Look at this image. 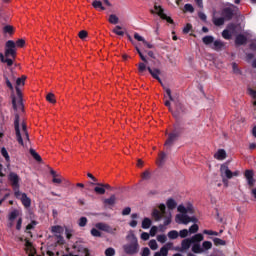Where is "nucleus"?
Instances as JSON below:
<instances>
[{
  "mask_svg": "<svg viewBox=\"0 0 256 256\" xmlns=\"http://www.w3.org/2000/svg\"><path fill=\"white\" fill-rule=\"evenodd\" d=\"M152 217L155 219V221H161V219H163V214L157 210V208H154L152 211Z\"/></svg>",
  "mask_w": 256,
  "mask_h": 256,
  "instance_id": "25",
  "label": "nucleus"
},
{
  "mask_svg": "<svg viewBox=\"0 0 256 256\" xmlns=\"http://www.w3.org/2000/svg\"><path fill=\"white\" fill-rule=\"evenodd\" d=\"M121 29V26H115V28L113 29V33L120 36L125 35V32L121 31Z\"/></svg>",
  "mask_w": 256,
  "mask_h": 256,
  "instance_id": "50",
  "label": "nucleus"
},
{
  "mask_svg": "<svg viewBox=\"0 0 256 256\" xmlns=\"http://www.w3.org/2000/svg\"><path fill=\"white\" fill-rule=\"evenodd\" d=\"M9 179L14 189H17L19 187V175L15 172H11L9 174Z\"/></svg>",
  "mask_w": 256,
  "mask_h": 256,
  "instance_id": "15",
  "label": "nucleus"
},
{
  "mask_svg": "<svg viewBox=\"0 0 256 256\" xmlns=\"http://www.w3.org/2000/svg\"><path fill=\"white\" fill-rule=\"evenodd\" d=\"M4 79H5L6 86L10 89V91H15V88L13 87V84L11 83V81L16 80L15 75L11 74L10 79H9V77L4 76Z\"/></svg>",
  "mask_w": 256,
  "mask_h": 256,
  "instance_id": "20",
  "label": "nucleus"
},
{
  "mask_svg": "<svg viewBox=\"0 0 256 256\" xmlns=\"http://www.w3.org/2000/svg\"><path fill=\"white\" fill-rule=\"evenodd\" d=\"M85 189V184L83 183H77L73 189V191H83Z\"/></svg>",
  "mask_w": 256,
  "mask_h": 256,
  "instance_id": "52",
  "label": "nucleus"
},
{
  "mask_svg": "<svg viewBox=\"0 0 256 256\" xmlns=\"http://www.w3.org/2000/svg\"><path fill=\"white\" fill-rule=\"evenodd\" d=\"M181 113H185V106H183V104H181L180 102H177L176 111L172 112V115H174V117H179Z\"/></svg>",
  "mask_w": 256,
  "mask_h": 256,
  "instance_id": "19",
  "label": "nucleus"
},
{
  "mask_svg": "<svg viewBox=\"0 0 256 256\" xmlns=\"http://www.w3.org/2000/svg\"><path fill=\"white\" fill-rule=\"evenodd\" d=\"M56 242L58 245H64L65 244V239L63 238V236H61V234H57L56 235Z\"/></svg>",
  "mask_w": 256,
  "mask_h": 256,
  "instance_id": "51",
  "label": "nucleus"
},
{
  "mask_svg": "<svg viewBox=\"0 0 256 256\" xmlns=\"http://www.w3.org/2000/svg\"><path fill=\"white\" fill-rule=\"evenodd\" d=\"M244 175L249 187H253V185H255V178H253L254 177L253 170H246Z\"/></svg>",
  "mask_w": 256,
  "mask_h": 256,
  "instance_id": "14",
  "label": "nucleus"
},
{
  "mask_svg": "<svg viewBox=\"0 0 256 256\" xmlns=\"http://www.w3.org/2000/svg\"><path fill=\"white\" fill-rule=\"evenodd\" d=\"M235 43L236 45H245V43H247V37H245L243 34H239L236 36Z\"/></svg>",
  "mask_w": 256,
  "mask_h": 256,
  "instance_id": "22",
  "label": "nucleus"
},
{
  "mask_svg": "<svg viewBox=\"0 0 256 256\" xmlns=\"http://www.w3.org/2000/svg\"><path fill=\"white\" fill-rule=\"evenodd\" d=\"M192 244H193V242L191 241V238L184 239V240H182V243H181L182 249L184 251H187V249H189Z\"/></svg>",
  "mask_w": 256,
  "mask_h": 256,
  "instance_id": "24",
  "label": "nucleus"
},
{
  "mask_svg": "<svg viewBox=\"0 0 256 256\" xmlns=\"http://www.w3.org/2000/svg\"><path fill=\"white\" fill-rule=\"evenodd\" d=\"M127 244L123 246L124 253L126 255H137L139 253V240L133 232L126 236Z\"/></svg>",
  "mask_w": 256,
  "mask_h": 256,
  "instance_id": "4",
  "label": "nucleus"
},
{
  "mask_svg": "<svg viewBox=\"0 0 256 256\" xmlns=\"http://www.w3.org/2000/svg\"><path fill=\"white\" fill-rule=\"evenodd\" d=\"M197 231H199V225L193 224L192 226H190L189 233H197Z\"/></svg>",
  "mask_w": 256,
  "mask_h": 256,
  "instance_id": "57",
  "label": "nucleus"
},
{
  "mask_svg": "<svg viewBox=\"0 0 256 256\" xmlns=\"http://www.w3.org/2000/svg\"><path fill=\"white\" fill-rule=\"evenodd\" d=\"M202 41L204 45H211V43H214L215 38L213 36H205L202 38Z\"/></svg>",
  "mask_w": 256,
  "mask_h": 256,
  "instance_id": "32",
  "label": "nucleus"
},
{
  "mask_svg": "<svg viewBox=\"0 0 256 256\" xmlns=\"http://www.w3.org/2000/svg\"><path fill=\"white\" fill-rule=\"evenodd\" d=\"M168 237L169 239H177V237H179V232H177V230H171L168 232Z\"/></svg>",
  "mask_w": 256,
  "mask_h": 256,
  "instance_id": "44",
  "label": "nucleus"
},
{
  "mask_svg": "<svg viewBox=\"0 0 256 256\" xmlns=\"http://www.w3.org/2000/svg\"><path fill=\"white\" fill-rule=\"evenodd\" d=\"M1 153H2L3 157L6 159V161H9L10 158H9V153L7 152V149L2 148Z\"/></svg>",
  "mask_w": 256,
  "mask_h": 256,
  "instance_id": "64",
  "label": "nucleus"
},
{
  "mask_svg": "<svg viewBox=\"0 0 256 256\" xmlns=\"http://www.w3.org/2000/svg\"><path fill=\"white\" fill-rule=\"evenodd\" d=\"M46 101H48V103H52L53 105H55V103H57V100L55 99V94L48 93L46 96Z\"/></svg>",
  "mask_w": 256,
  "mask_h": 256,
  "instance_id": "37",
  "label": "nucleus"
},
{
  "mask_svg": "<svg viewBox=\"0 0 256 256\" xmlns=\"http://www.w3.org/2000/svg\"><path fill=\"white\" fill-rule=\"evenodd\" d=\"M149 255H151V250H149V248L147 247H144L142 249L141 256H149Z\"/></svg>",
  "mask_w": 256,
  "mask_h": 256,
  "instance_id": "62",
  "label": "nucleus"
},
{
  "mask_svg": "<svg viewBox=\"0 0 256 256\" xmlns=\"http://www.w3.org/2000/svg\"><path fill=\"white\" fill-rule=\"evenodd\" d=\"M154 9H155L157 15H159V17H161V19H164L168 23H173V19H171V17L167 16L163 12V8L161 6H157V4H155Z\"/></svg>",
  "mask_w": 256,
  "mask_h": 256,
  "instance_id": "9",
  "label": "nucleus"
},
{
  "mask_svg": "<svg viewBox=\"0 0 256 256\" xmlns=\"http://www.w3.org/2000/svg\"><path fill=\"white\" fill-rule=\"evenodd\" d=\"M116 197L115 195H112L110 198L104 199V204L105 205H115V201H116Z\"/></svg>",
  "mask_w": 256,
  "mask_h": 256,
  "instance_id": "39",
  "label": "nucleus"
},
{
  "mask_svg": "<svg viewBox=\"0 0 256 256\" xmlns=\"http://www.w3.org/2000/svg\"><path fill=\"white\" fill-rule=\"evenodd\" d=\"M50 175H52V183L54 185H61L63 181H65V177L61 176V174L57 173L53 168H49Z\"/></svg>",
  "mask_w": 256,
  "mask_h": 256,
  "instance_id": "7",
  "label": "nucleus"
},
{
  "mask_svg": "<svg viewBox=\"0 0 256 256\" xmlns=\"http://www.w3.org/2000/svg\"><path fill=\"white\" fill-rule=\"evenodd\" d=\"M16 47H25V39H18L15 43Z\"/></svg>",
  "mask_w": 256,
  "mask_h": 256,
  "instance_id": "60",
  "label": "nucleus"
},
{
  "mask_svg": "<svg viewBox=\"0 0 256 256\" xmlns=\"http://www.w3.org/2000/svg\"><path fill=\"white\" fill-rule=\"evenodd\" d=\"M225 44H223L220 40H216L213 42V47L215 51H220V49L224 48Z\"/></svg>",
  "mask_w": 256,
  "mask_h": 256,
  "instance_id": "27",
  "label": "nucleus"
},
{
  "mask_svg": "<svg viewBox=\"0 0 256 256\" xmlns=\"http://www.w3.org/2000/svg\"><path fill=\"white\" fill-rule=\"evenodd\" d=\"M25 81H27V76L22 75L20 78L16 79V95L12 96V104L14 111H18V113H23L25 111V107L23 106V93L21 92L20 87H25Z\"/></svg>",
  "mask_w": 256,
  "mask_h": 256,
  "instance_id": "3",
  "label": "nucleus"
},
{
  "mask_svg": "<svg viewBox=\"0 0 256 256\" xmlns=\"http://www.w3.org/2000/svg\"><path fill=\"white\" fill-rule=\"evenodd\" d=\"M176 223L178 224H183V225H188L189 223V215L187 214H177L176 215Z\"/></svg>",
  "mask_w": 256,
  "mask_h": 256,
  "instance_id": "16",
  "label": "nucleus"
},
{
  "mask_svg": "<svg viewBox=\"0 0 256 256\" xmlns=\"http://www.w3.org/2000/svg\"><path fill=\"white\" fill-rule=\"evenodd\" d=\"M52 233H57L58 235H61L63 233V227L57 225V226H52L51 228Z\"/></svg>",
  "mask_w": 256,
  "mask_h": 256,
  "instance_id": "42",
  "label": "nucleus"
},
{
  "mask_svg": "<svg viewBox=\"0 0 256 256\" xmlns=\"http://www.w3.org/2000/svg\"><path fill=\"white\" fill-rule=\"evenodd\" d=\"M16 197H21V202L22 205L26 208L29 209V207H31V198L27 197V194L25 193H16L15 194Z\"/></svg>",
  "mask_w": 256,
  "mask_h": 256,
  "instance_id": "10",
  "label": "nucleus"
},
{
  "mask_svg": "<svg viewBox=\"0 0 256 256\" xmlns=\"http://www.w3.org/2000/svg\"><path fill=\"white\" fill-rule=\"evenodd\" d=\"M235 10L233 8H224L222 10V17L224 18V21H231L233 19V13Z\"/></svg>",
  "mask_w": 256,
  "mask_h": 256,
  "instance_id": "11",
  "label": "nucleus"
},
{
  "mask_svg": "<svg viewBox=\"0 0 256 256\" xmlns=\"http://www.w3.org/2000/svg\"><path fill=\"white\" fill-rule=\"evenodd\" d=\"M29 153H30V155H32L33 159H35V161H37V163H43V158H41V155H39V153H37V151H35V149L30 148Z\"/></svg>",
  "mask_w": 256,
  "mask_h": 256,
  "instance_id": "21",
  "label": "nucleus"
},
{
  "mask_svg": "<svg viewBox=\"0 0 256 256\" xmlns=\"http://www.w3.org/2000/svg\"><path fill=\"white\" fill-rule=\"evenodd\" d=\"M166 205H167L168 209L173 211V209H175L177 207V202L175 200H173V198H170L167 200Z\"/></svg>",
  "mask_w": 256,
  "mask_h": 256,
  "instance_id": "28",
  "label": "nucleus"
},
{
  "mask_svg": "<svg viewBox=\"0 0 256 256\" xmlns=\"http://www.w3.org/2000/svg\"><path fill=\"white\" fill-rule=\"evenodd\" d=\"M248 92H249V95H250L251 97H253V99H255V101L253 102V105L256 107V91L253 90V89H251V88H249V89H248Z\"/></svg>",
  "mask_w": 256,
  "mask_h": 256,
  "instance_id": "54",
  "label": "nucleus"
},
{
  "mask_svg": "<svg viewBox=\"0 0 256 256\" xmlns=\"http://www.w3.org/2000/svg\"><path fill=\"white\" fill-rule=\"evenodd\" d=\"M17 217H19V210H13L10 214H9V221H15V219H17Z\"/></svg>",
  "mask_w": 256,
  "mask_h": 256,
  "instance_id": "38",
  "label": "nucleus"
},
{
  "mask_svg": "<svg viewBox=\"0 0 256 256\" xmlns=\"http://www.w3.org/2000/svg\"><path fill=\"white\" fill-rule=\"evenodd\" d=\"M214 159H217V161H225V159H227V152L225 151V149H219L214 154Z\"/></svg>",
  "mask_w": 256,
  "mask_h": 256,
  "instance_id": "17",
  "label": "nucleus"
},
{
  "mask_svg": "<svg viewBox=\"0 0 256 256\" xmlns=\"http://www.w3.org/2000/svg\"><path fill=\"white\" fill-rule=\"evenodd\" d=\"M178 235L181 237V239H185V237H187V235H189V230H187V229L180 230Z\"/></svg>",
  "mask_w": 256,
  "mask_h": 256,
  "instance_id": "55",
  "label": "nucleus"
},
{
  "mask_svg": "<svg viewBox=\"0 0 256 256\" xmlns=\"http://www.w3.org/2000/svg\"><path fill=\"white\" fill-rule=\"evenodd\" d=\"M15 28L11 25H6L3 27V33H8L9 35H13Z\"/></svg>",
  "mask_w": 256,
  "mask_h": 256,
  "instance_id": "36",
  "label": "nucleus"
},
{
  "mask_svg": "<svg viewBox=\"0 0 256 256\" xmlns=\"http://www.w3.org/2000/svg\"><path fill=\"white\" fill-rule=\"evenodd\" d=\"M190 241H192V243H201V241H203V234L194 235L192 238H190Z\"/></svg>",
  "mask_w": 256,
  "mask_h": 256,
  "instance_id": "30",
  "label": "nucleus"
},
{
  "mask_svg": "<svg viewBox=\"0 0 256 256\" xmlns=\"http://www.w3.org/2000/svg\"><path fill=\"white\" fill-rule=\"evenodd\" d=\"M213 243H214V245H216V247H219V245H226L225 240L220 239V238H214Z\"/></svg>",
  "mask_w": 256,
  "mask_h": 256,
  "instance_id": "46",
  "label": "nucleus"
},
{
  "mask_svg": "<svg viewBox=\"0 0 256 256\" xmlns=\"http://www.w3.org/2000/svg\"><path fill=\"white\" fill-rule=\"evenodd\" d=\"M165 161H167V153L160 152L159 158H158V165H159V167L165 165Z\"/></svg>",
  "mask_w": 256,
  "mask_h": 256,
  "instance_id": "23",
  "label": "nucleus"
},
{
  "mask_svg": "<svg viewBox=\"0 0 256 256\" xmlns=\"http://www.w3.org/2000/svg\"><path fill=\"white\" fill-rule=\"evenodd\" d=\"M105 255H106V256H114V255H115V250H114L112 247L107 248V249L105 250Z\"/></svg>",
  "mask_w": 256,
  "mask_h": 256,
  "instance_id": "58",
  "label": "nucleus"
},
{
  "mask_svg": "<svg viewBox=\"0 0 256 256\" xmlns=\"http://www.w3.org/2000/svg\"><path fill=\"white\" fill-rule=\"evenodd\" d=\"M91 236L92 237H101V231H99V229H97V228H92Z\"/></svg>",
  "mask_w": 256,
  "mask_h": 256,
  "instance_id": "49",
  "label": "nucleus"
},
{
  "mask_svg": "<svg viewBox=\"0 0 256 256\" xmlns=\"http://www.w3.org/2000/svg\"><path fill=\"white\" fill-rule=\"evenodd\" d=\"M147 71H149L150 75L154 78L157 79V81L163 85V81H161V78L159 77L161 75V70L159 69H152L151 67H147Z\"/></svg>",
  "mask_w": 256,
  "mask_h": 256,
  "instance_id": "13",
  "label": "nucleus"
},
{
  "mask_svg": "<svg viewBox=\"0 0 256 256\" xmlns=\"http://www.w3.org/2000/svg\"><path fill=\"white\" fill-rule=\"evenodd\" d=\"M179 137V133L177 132H172L168 134V139L165 142V147H171L175 141H177V138Z\"/></svg>",
  "mask_w": 256,
  "mask_h": 256,
  "instance_id": "12",
  "label": "nucleus"
},
{
  "mask_svg": "<svg viewBox=\"0 0 256 256\" xmlns=\"http://www.w3.org/2000/svg\"><path fill=\"white\" fill-rule=\"evenodd\" d=\"M108 22L111 23V25H117L119 23V17L116 14H110Z\"/></svg>",
  "mask_w": 256,
  "mask_h": 256,
  "instance_id": "26",
  "label": "nucleus"
},
{
  "mask_svg": "<svg viewBox=\"0 0 256 256\" xmlns=\"http://www.w3.org/2000/svg\"><path fill=\"white\" fill-rule=\"evenodd\" d=\"M163 89L166 91L168 97H169V100L170 101H175V99H173V95H171V89L165 87V85H162Z\"/></svg>",
  "mask_w": 256,
  "mask_h": 256,
  "instance_id": "56",
  "label": "nucleus"
},
{
  "mask_svg": "<svg viewBox=\"0 0 256 256\" xmlns=\"http://www.w3.org/2000/svg\"><path fill=\"white\" fill-rule=\"evenodd\" d=\"M149 247L150 249H152V251H157L159 245L157 244V241L155 239H152L149 241Z\"/></svg>",
  "mask_w": 256,
  "mask_h": 256,
  "instance_id": "41",
  "label": "nucleus"
},
{
  "mask_svg": "<svg viewBox=\"0 0 256 256\" xmlns=\"http://www.w3.org/2000/svg\"><path fill=\"white\" fill-rule=\"evenodd\" d=\"M14 129L16 140L22 147L29 149L31 146V140L29 139V132L27 131V124L25 120L19 117V114H15L14 118Z\"/></svg>",
  "mask_w": 256,
  "mask_h": 256,
  "instance_id": "2",
  "label": "nucleus"
},
{
  "mask_svg": "<svg viewBox=\"0 0 256 256\" xmlns=\"http://www.w3.org/2000/svg\"><path fill=\"white\" fill-rule=\"evenodd\" d=\"M186 213H189L190 215H193V213H195V210L193 209V204H188L187 205Z\"/></svg>",
  "mask_w": 256,
  "mask_h": 256,
  "instance_id": "61",
  "label": "nucleus"
},
{
  "mask_svg": "<svg viewBox=\"0 0 256 256\" xmlns=\"http://www.w3.org/2000/svg\"><path fill=\"white\" fill-rule=\"evenodd\" d=\"M157 241H159V243H165L167 241V236H165V234L158 235Z\"/></svg>",
  "mask_w": 256,
  "mask_h": 256,
  "instance_id": "59",
  "label": "nucleus"
},
{
  "mask_svg": "<svg viewBox=\"0 0 256 256\" xmlns=\"http://www.w3.org/2000/svg\"><path fill=\"white\" fill-rule=\"evenodd\" d=\"M87 217H81L78 221L79 227H85L87 225Z\"/></svg>",
  "mask_w": 256,
  "mask_h": 256,
  "instance_id": "48",
  "label": "nucleus"
},
{
  "mask_svg": "<svg viewBox=\"0 0 256 256\" xmlns=\"http://www.w3.org/2000/svg\"><path fill=\"white\" fill-rule=\"evenodd\" d=\"M78 37H79V39H81L82 41H85V38H86V37H89V33L87 32V30H81V31L78 33Z\"/></svg>",
  "mask_w": 256,
  "mask_h": 256,
  "instance_id": "43",
  "label": "nucleus"
},
{
  "mask_svg": "<svg viewBox=\"0 0 256 256\" xmlns=\"http://www.w3.org/2000/svg\"><path fill=\"white\" fill-rule=\"evenodd\" d=\"M213 23L216 25V27H221V25L225 24V18L223 16L220 18H214Z\"/></svg>",
  "mask_w": 256,
  "mask_h": 256,
  "instance_id": "29",
  "label": "nucleus"
},
{
  "mask_svg": "<svg viewBox=\"0 0 256 256\" xmlns=\"http://www.w3.org/2000/svg\"><path fill=\"white\" fill-rule=\"evenodd\" d=\"M212 247H213V243H211V241H204L202 243V249L204 251H209V249H212Z\"/></svg>",
  "mask_w": 256,
  "mask_h": 256,
  "instance_id": "40",
  "label": "nucleus"
},
{
  "mask_svg": "<svg viewBox=\"0 0 256 256\" xmlns=\"http://www.w3.org/2000/svg\"><path fill=\"white\" fill-rule=\"evenodd\" d=\"M192 251L193 253H203V247H201V244L199 243H194V245L192 246Z\"/></svg>",
  "mask_w": 256,
  "mask_h": 256,
  "instance_id": "31",
  "label": "nucleus"
},
{
  "mask_svg": "<svg viewBox=\"0 0 256 256\" xmlns=\"http://www.w3.org/2000/svg\"><path fill=\"white\" fill-rule=\"evenodd\" d=\"M169 247H171V244H167L166 246H163L161 249H160V255L161 256H167L169 255Z\"/></svg>",
  "mask_w": 256,
  "mask_h": 256,
  "instance_id": "34",
  "label": "nucleus"
},
{
  "mask_svg": "<svg viewBox=\"0 0 256 256\" xmlns=\"http://www.w3.org/2000/svg\"><path fill=\"white\" fill-rule=\"evenodd\" d=\"M96 229H99V231H105V233H115L117 229L111 228L108 224H105L103 222H99L95 225Z\"/></svg>",
  "mask_w": 256,
  "mask_h": 256,
  "instance_id": "8",
  "label": "nucleus"
},
{
  "mask_svg": "<svg viewBox=\"0 0 256 256\" xmlns=\"http://www.w3.org/2000/svg\"><path fill=\"white\" fill-rule=\"evenodd\" d=\"M184 9H185V11H188L189 13H193V11H195V8H193V5H191V4H185Z\"/></svg>",
  "mask_w": 256,
  "mask_h": 256,
  "instance_id": "63",
  "label": "nucleus"
},
{
  "mask_svg": "<svg viewBox=\"0 0 256 256\" xmlns=\"http://www.w3.org/2000/svg\"><path fill=\"white\" fill-rule=\"evenodd\" d=\"M86 175L90 180L88 181V187H94L95 193H131V191H133V189L129 186H111L108 183L99 182V180L90 172H88Z\"/></svg>",
  "mask_w": 256,
  "mask_h": 256,
  "instance_id": "1",
  "label": "nucleus"
},
{
  "mask_svg": "<svg viewBox=\"0 0 256 256\" xmlns=\"http://www.w3.org/2000/svg\"><path fill=\"white\" fill-rule=\"evenodd\" d=\"M152 225V221L149 218H144L142 221V229H149Z\"/></svg>",
  "mask_w": 256,
  "mask_h": 256,
  "instance_id": "33",
  "label": "nucleus"
},
{
  "mask_svg": "<svg viewBox=\"0 0 256 256\" xmlns=\"http://www.w3.org/2000/svg\"><path fill=\"white\" fill-rule=\"evenodd\" d=\"M147 67L148 66L145 63L140 62L138 64V71H139V73H145V71H147Z\"/></svg>",
  "mask_w": 256,
  "mask_h": 256,
  "instance_id": "45",
  "label": "nucleus"
},
{
  "mask_svg": "<svg viewBox=\"0 0 256 256\" xmlns=\"http://www.w3.org/2000/svg\"><path fill=\"white\" fill-rule=\"evenodd\" d=\"M92 7H94V9L101 8L102 11H105V7H103V3L99 0H94L92 3Z\"/></svg>",
  "mask_w": 256,
  "mask_h": 256,
  "instance_id": "35",
  "label": "nucleus"
},
{
  "mask_svg": "<svg viewBox=\"0 0 256 256\" xmlns=\"http://www.w3.org/2000/svg\"><path fill=\"white\" fill-rule=\"evenodd\" d=\"M5 57L9 58L12 57V59H15L17 57V50L15 41L8 40L5 44Z\"/></svg>",
  "mask_w": 256,
  "mask_h": 256,
  "instance_id": "6",
  "label": "nucleus"
},
{
  "mask_svg": "<svg viewBox=\"0 0 256 256\" xmlns=\"http://www.w3.org/2000/svg\"><path fill=\"white\" fill-rule=\"evenodd\" d=\"M241 175V172L238 170L232 172L229 169V166L227 164H222L220 166V176L222 177L223 182L225 183L228 179H233V177H239Z\"/></svg>",
  "mask_w": 256,
  "mask_h": 256,
  "instance_id": "5",
  "label": "nucleus"
},
{
  "mask_svg": "<svg viewBox=\"0 0 256 256\" xmlns=\"http://www.w3.org/2000/svg\"><path fill=\"white\" fill-rule=\"evenodd\" d=\"M142 181H151L153 179V172H151V169L144 170L140 175Z\"/></svg>",
  "mask_w": 256,
  "mask_h": 256,
  "instance_id": "18",
  "label": "nucleus"
},
{
  "mask_svg": "<svg viewBox=\"0 0 256 256\" xmlns=\"http://www.w3.org/2000/svg\"><path fill=\"white\" fill-rule=\"evenodd\" d=\"M36 225H37V221L32 220L31 223L26 226V231H31V229H35Z\"/></svg>",
  "mask_w": 256,
  "mask_h": 256,
  "instance_id": "53",
  "label": "nucleus"
},
{
  "mask_svg": "<svg viewBox=\"0 0 256 256\" xmlns=\"http://www.w3.org/2000/svg\"><path fill=\"white\" fill-rule=\"evenodd\" d=\"M135 48H136V51H137L138 55L140 56V59L142 61H144V63H149L147 61V58L145 57V55H143V52H141V50L139 49V47L136 46Z\"/></svg>",
  "mask_w": 256,
  "mask_h": 256,
  "instance_id": "47",
  "label": "nucleus"
}]
</instances>
